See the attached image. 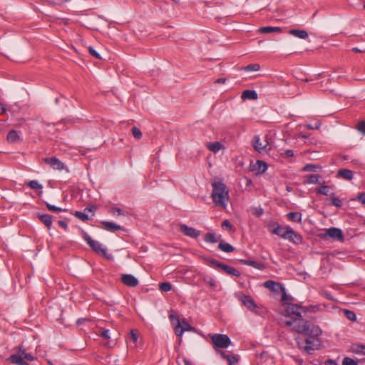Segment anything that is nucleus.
<instances>
[{"label":"nucleus","mask_w":365,"mask_h":365,"mask_svg":"<svg viewBox=\"0 0 365 365\" xmlns=\"http://www.w3.org/2000/svg\"><path fill=\"white\" fill-rule=\"evenodd\" d=\"M317 307H302L301 305L289 303L284 310V316L287 319L283 321L286 327H291L292 331L304 335L306 337H297L295 339L299 349H303L309 354H313L315 350L319 349V336L322 330L317 325L305 319V314L309 310L315 312Z\"/></svg>","instance_id":"f257e3e1"},{"label":"nucleus","mask_w":365,"mask_h":365,"mask_svg":"<svg viewBox=\"0 0 365 365\" xmlns=\"http://www.w3.org/2000/svg\"><path fill=\"white\" fill-rule=\"evenodd\" d=\"M212 192L211 197L217 206L225 208L229 200V191L226 185L222 182H215L212 184Z\"/></svg>","instance_id":"f03ea898"},{"label":"nucleus","mask_w":365,"mask_h":365,"mask_svg":"<svg viewBox=\"0 0 365 365\" xmlns=\"http://www.w3.org/2000/svg\"><path fill=\"white\" fill-rule=\"evenodd\" d=\"M169 318L173 327L175 334L177 336L181 337L185 331H195V328L192 327L186 319L183 318L180 320L173 313L170 314Z\"/></svg>","instance_id":"7ed1b4c3"},{"label":"nucleus","mask_w":365,"mask_h":365,"mask_svg":"<svg viewBox=\"0 0 365 365\" xmlns=\"http://www.w3.org/2000/svg\"><path fill=\"white\" fill-rule=\"evenodd\" d=\"M34 359L35 357L32 354L26 353V350L22 349L21 346L19 347L17 353L11 355L8 358V361L16 365H29L26 361H31Z\"/></svg>","instance_id":"20e7f679"},{"label":"nucleus","mask_w":365,"mask_h":365,"mask_svg":"<svg viewBox=\"0 0 365 365\" xmlns=\"http://www.w3.org/2000/svg\"><path fill=\"white\" fill-rule=\"evenodd\" d=\"M207 263L209 266H211L216 269H221L223 272L227 273V274L235 276V277H240V272L236 269L235 268L232 267H230L228 265H226L217 259L209 258L207 259Z\"/></svg>","instance_id":"39448f33"},{"label":"nucleus","mask_w":365,"mask_h":365,"mask_svg":"<svg viewBox=\"0 0 365 365\" xmlns=\"http://www.w3.org/2000/svg\"><path fill=\"white\" fill-rule=\"evenodd\" d=\"M214 349L217 348L226 349L231 344V340L227 335L215 334L211 336Z\"/></svg>","instance_id":"423d86ee"},{"label":"nucleus","mask_w":365,"mask_h":365,"mask_svg":"<svg viewBox=\"0 0 365 365\" xmlns=\"http://www.w3.org/2000/svg\"><path fill=\"white\" fill-rule=\"evenodd\" d=\"M240 301L244 306H245L249 310L255 312L257 314L262 315L263 312L261 310V307L256 304L253 298L249 295L242 294L240 297Z\"/></svg>","instance_id":"0eeeda50"},{"label":"nucleus","mask_w":365,"mask_h":365,"mask_svg":"<svg viewBox=\"0 0 365 365\" xmlns=\"http://www.w3.org/2000/svg\"><path fill=\"white\" fill-rule=\"evenodd\" d=\"M83 239L86 241L88 245L91 247V249L96 252L97 254H101L103 256H106V249L103 248L101 247V244L98 242L93 240L91 237H90L87 233L83 232Z\"/></svg>","instance_id":"6e6552de"},{"label":"nucleus","mask_w":365,"mask_h":365,"mask_svg":"<svg viewBox=\"0 0 365 365\" xmlns=\"http://www.w3.org/2000/svg\"><path fill=\"white\" fill-rule=\"evenodd\" d=\"M320 237L322 238H327V237L332 238V239L336 240L339 242H343L344 239L342 231L340 229L336 228V227H331L329 229H326L324 230V233H322L320 235Z\"/></svg>","instance_id":"1a4fd4ad"},{"label":"nucleus","mask_w":365,"mask_h":365,"mask_svg":"<svg viewBox=\"0 0 365 365\" xmlns=\"http://www.w3.org/2000/svg\"><path fill=\"white\" fill-rule=\"evenodd\" d=\"M43 160L45 163L48 165L51 168H52L54 170H66L67 173L69 172L68 169L66 167L64 163L56 157L46 158Z\"/></svg>","instance_id":"9d476101"},{"label":"nucleus","mask_w":365,"mask_h":365,"mask_svg":"<svg viewBox=\"0 0 365 365\" xmlns=\"http://www.w3.org/2000/svg\"><path fill=\"white\" fill-rule=\"evenodd\" d=\"M272 227H273V229L271 230V232L272 234L277 235L284 239L286 238V237L291 228L289 226L282 227L277 222L273 223Z\"/></svg>","instance_id":"9b49d317"},{"label":"nucleus","mask_w":365,"mask_h":365,"mask_svg":"<svg viewBox=\"0 0 365 365\" xmlns=\"http://www.w3.org/2000/svg\"><path fill=\"white\" fill-rule=\"evenodd\" d=\"M252 144L254 149L260 153L265 151L269 145L267 140L262 142L259 135L254 136Z\"/></svg>","instance_id":"f8f14e48"},{"label":"nucleus","mask_w":365,"mask_h":365,"mask_svg":"<svg viewBox=\"0 0 365 365\" xmlns=\"http://www.w3.org/2000/svg\"><path fill=\"white\" fill-rule=\"evenodd\" d=\"M180 230L186 236L192 238H197L200 235V231L193 227H189L185 224L180 225Z\"/></svg>","instance_id":"ddd939ff"},{"label":"nucleus","mask_w":365,"mask_h":365,"mask_svg":"<svg viewBox=\"0 0 365 365\" xmlns=\"http://www.w3.org/2000/svg\"><path fill=\"white\" fill-rule=\"evenodd\" d=\"M121 282L126 286L130 287H135L138 285V279L132 274H123L121 276Z\"/></svg>","instance_id":"4468645a"},{"label":"nucleus","mask_w":365,"mask_h":365,"mask_svg":"<svg viewBox=\"0 0 365 365\" xmlns=\"http://www.w3.org/2000/svg\"><path fill=\"white\" fill-rule=\"evenodd\" d=\"M285 240H287L296 245L301 244L303 241L302 236L300 234L296 232L292 228H290Z\"/></svg>","instance_id":"2eb2a0df"},{"label":"nucleus","mask_w":365,"mask_h":365,"mask_svg":"<svg viewBox=\"0 0 365 365\" xmlns=\"http://www.w3.org/2000/svg\"><path fill=\"white\" fill-rule=\"evenodd\" d=\"M101 224L103 225V229L111 232H115L118 230H123L120 225H117L116 223L113 222L102 221Z\"/></svg>","instance_id":"dca6fc26"},{"label":"nucleus","mask_w":365,"mask_h":365,"mask_svg":"<svg viewBox=\"0 0 365 365\" xmlns=\"http://www.w3.org/2000/svg\"><path fill=\"white\" fill-rule=\"evenodd\" d=\"M264 287L272 292H278L279 290H281V287H283L284 286L279 282L272 280H267L264 283Z\"/></svg>","instance_id":"f3484780"},{"label":"nucleus","mask_w":365,"mask_h":365,"mask_svg":"<svg viewBox=\"0 0 365 365\" xmlns=\"http://www.w3.org/2000/svg\"><path fill=\"white\" fill-rule=\"evenodd\" d=\"M39 220L44 224V225L50 230L52 225L53 217L50 215L47 214H38Z\"/></svg>","instance_id":"a211bd4d"},{"label":"nucleus","mask_w":365,"mask_h":365,"mask_svg":"<svg viewBox=\"0 0 365 365\" xmlns=\"http://www.w3.org/2000/svg\"><path fill=\"white\" fill-rule=\"evenodd\" d=\"M337 177L346 180H351L354 177V173L349 169H340L337 172Z\"/></svg>","instance_id":"6ab92c4d"},{"label":"nucleus","mask_w":365,"mask_h":365,"mask_svg":"<svg viewBox=\"0 0 365 365\" xmlns=\"http://www.w3.org/2000/svg\"><path fill=\"white\" fill-rule=\"evenodd\" d=\"M241 98L243 100H257L258 96L257 92L254 90H245L242 92Z\"/></svg>","instance_id":"aec40b11"},{"label":"nucleus","mask_w":365,"mask_h":365,"mask_svg":"<svg viewBox=\"0 0 365 365\" xmlns=\"http://www.w3.org/2000/svg\"><path fill=\"white\" fill-rule=\"evenodd\" d=\"M288 33L290 35H292L295 37H297V38H299L302 39H305V38H308V33L305 30L290 29L288 31Z\"/></svg>","instance_id":"412c9836"},{"label":"nucleus","mask_w":365,"mask_h":365,"mask_svg":"<svg viewBox=\"0 0 365 365\" xmlns=\"http://www.w3.org/2000/svg\"><path fill=\"white\" fill-rule=\"evenodd\" d=\"M259 32L262 34H269L272 32H282V29L281 27L277 26H264L259 29Z\"/></svg>","instance_id":"4be33fe9"},{"label":"nucleus","mask_w":365,"mask_h":365,"mask_svg":"<svg viewBox=\"0 0 365 365\" xmlns=\"http://www.w3.org/2000/svg\"><path fill=\"white\" fill-rule=\"evenodd\" d=\"M6 139L9 143H14L20 140V136L16 130H11L8 133Z\"/></svg>","instance_id":"5701e85b"},{"label":"nucleus","mask_w":365,"mask_h":365,"mask_svg":"<svg viewBox=\"0 0 365 365\" xmlns=\"http://www.w3.org/2000/svg\"><path fill=\"white\" fill-rule=\"evenodd\" d=\"M218 249L227 253L232 252L235 250V247L233 246L223 240L220 242Z\"/></svg>","instance_id":"b1692460"},{"label":"nucleus","mask_w":365,"mask_h":365,"mask_svg":"<svg viewBox=\"0 0 365 365\" xmlns=\"http://www.w3.org/2000/svg\"><path fill=\"white\" fill-rule=\"evenodd\" d=\"M207 148L209 150L217 153L222 148H224L223 145L220 142H214V143H208L207 144Z\"/></svg>","instance_id":"393cba45"},{"label":"nucleus","mask_w":365,"mask_h":365,"mask_svg":"<svg viewBox=\"0 0 365 365\" xmlns=\"http://www.w3.org/2000/svg\"><path fill=\"white\" fill-rule=\"evenodd\" d=\"M321 178L319 175H308L306 176L304 183L307 184H319V179Z\"/></svg>","instance_id":"a878e982"},{"label":"nucleus","mask_w":365,"mask_h":365,"mask_svg":"<svg viewBox=\"0 0 365 365\" xmlns=\"http://www.w3.org/2000/svg\"><path fill=\"white\" fill-rule=\"evenodd\" d=\"M287 216V218L292 222H302V214L300 212H289Z\"/></svg>","instance_id":"bb28decb"},{"label":"nucleus","mask_w":365,"mask_h":365,"mask_svg":"<svg viewBox=\"0 0 365 365\" xmlns=\"http://www.w3.org/2000/svg\"><path fill=\"white\" fill-rule=\"evenodd\" d=\"M260 69V65L258 63L249 64L245 67L241 68V70L250 72V71H257Z\"/></svg>","instance_id":"cd10ccee"},{"label":"nucleus","mask_w":365,"mask_h":365,"mask_svg":"<svg viewBox=\"0 0 365 365\" xmlns=\"http://www.w3.org/2000/svg\"><path fill=\"white\" fill-rule=\"evenodd\" d=\"M220 355L224 359H227V361H228L229 364H234V363H237L238 362V359H237V358L235 356L227 355V354H226L225 352H223L222 351H220Z\"/></svg>","instance_id":"c85d7f7f"},{"label":"nucleus","mask_w":365,"mask_h":365,"mask_svg":"<svg viewBox=\"0 0 365 365\" xmlns=\"http://www.w3.org/2000/svg\"><path fill=\"white\" fill-rule=\"evenodd\" d=\"M205 240L207 242H210V243H215V242H218L217 237H216L215 234L213 232L207 233L205 236Z\"/></svg>","instance_id":"c756f323"},{"label":"nucleus","mask_w":365,"mask_h":365,"mask_svg":"<svg viewBox=\"0 0 365 365\" xmlns=\"http://www.w3.org/2000/svg\"><path fill=\"white\" fill-rule=\"evenodd\" d=\"M343 312L347 319L351 322H355L356 320V314L353 311L349 309H343Z\"/></svg>","instance_id":"7c9ffc66"},{"label":"nucleus","mask_w":365,"mask_h":365,"mask_svg":"<svg viewBox=\"0 0 365 365\" xmlns=\"http://www.w3.org/2000/svg\"><path fill=\"white\" fill-rule=\"evenodd\" d=\"M26 185H28L31 189L33 190H40L42 189L43 186L41 185L37 180H31L27 182Z\"/></svg>","instance_id":"2f4dec72"},{"label":"nucleus","mask_w":365,"mask_h":365,"mask_svg":"<svg viewBox=\"0 0 365 365\" xmlns=\"http://www.w3.org/2000/svg\"><path fill=\"white\" fill-rule=\"evenodd\" d=\"M329 187L327 185H322L316 190L318 195H328Z\"/></svg>","instance_id":"473e14b6"},{"label":"nucleus","mask_w":365,"mask_h":365,"mask_svg":"<svg viewBox=\"0 0 365 365\" xmlns=\"http://www.w3.org/2000/svg\"><path fill=\"white\" fill-rule=\"evenodd\" d=\"M159 287L162 292H169L172 289V284L168 282H165L160 284Z\"/></svg>","instance_id":"72a5a7b5"},{"label":"nucleus","mask_w":365,"mask_h":365,"mask_svg":"<svg viewBox=\"0 0 365 365\" xmlns=\"http://www.w3.org/2000/svg\"><path fill=\"white\" fill-rule=\"evenodd\" d=\"M74 216L82 221H86L89 220L88 215H86L85 212H82L80 211H76L74 213Z\"/></svg>","instance_id":"f704fd0d"},{"label":"nucleus","mask_w":365,"mask_h":365,"mask_svg":"<svg viewBox=\"0 0 365 365\" xmlns=\"http://www.w3.org/2000/svg\"><path fill=\"white\" fill-rule=\"evenodd\" d=\"M319 166L314 164H307L303 168L302 170L304 172H316Z\"/></svg>","instance_id":"c9c22d12"},{"label":"nucleus","mask_w":365,"mask_h":365,"mask_svg":"<svg viewBox=\"0 0 365 365\" xmlns=\"http://www.w3.org/2000/svg\"><path fill=\"white\" fill-rule=\"evenodd\" d=\"M109 212L113 215H117L118 216L120 215H125V212L124 210H123L122 209H120V208H118V207H113L110 209L109 210Z\"/></svg>","instance_id":"e433bc0d"},{"label":"nucleus","mask_w":365,"mask_h":365,"mask_svg":"<svg viewBox=\"0 0 365 365\" xmlns=\"http://www.w3.org/2000/svg\"><path fill=\"white\" fill-rule=\"evenodd\" d=\"M46 207L49 211L51 212H61V211H67L66 209H62L61 207H56L55 205H52L49 204L48 202H45Z\"/></svg>","instance_id":"4c0bfd02"},{"label":"nucleus","mask_w":365,"mask_h":365,"mask_svg":"<svg viewBox=\"0 0 365 365\" xmlns=\"http://www.w3.org/2000/svg\"><path fill=\"white\" fill-rule=\"evenodd\" d=\"M138 338V334L135 333V331L134 330H131L128 334V339L133 341L134 346H136Z\"/></svg>","instance_id":"58836bf2"},{"label":"nucleus","mask_w":365,"mask_h":365,"mask_svg":"<svg viewBox=\"0 0 365 365\" xmlns=\"http://www.w3.org/2000/svg\"><path fill=\"white\" fill-rule=\"evenodd\" d=\"M244 263L247 265L252 266L255 268L261 269L262 267V265L255 261L252 260H245L243 261Z\"/></svg>","instance_id":"ea45409f"},{"label":"nucleus","mask_w":365,"mask_h":365,"mask_svg":"<svg viewBox=\"0 0 365 365\" xmlns=\"http://www.w3.org/2000/svg\"><path fill=\"white\" fill-rule=\"evenodd\" d=\"M341 365H358V364L354 359L350 357H345L342 361Z\"/></svg>","instance_id":"a19ab883"},{"label":"nucleus","mask_w":365,"mask_h":365,"mask_svg":"<svg viewBox=\"0 0 365 365\" xmlns=\"http://www.w3.org/2000/svg\"><path fill=\"white\" fill-rule=\"evenodd\" d=\"M282 293V299L281 300L282 302H286V301H288V300H292L293 298L290 296H289L287 292H286V289L284 288V287H281V290H280Z\"/></svg>","instance_id":"79ce46f5"},{"label":"nucleus","mask_w":365,"mask_h":365,"mask_svg":"<svg viewBox=\"0 0 365 365\" xmlns=\"http://www.w3.org/2000/svg\"><path fill=\"white\" fill-rule=\"evenodd\" d=\"M257 165H258L257 170H258L259 173H264L267 169V164L264 162H263V161L258 160L257 161Z\"/></svg>","instance_id":"37998d69"},{"label":"nucleus","mask_w":365,"mask_h":365,"mask_svg":"<svg viewBox=\"0 0 365 365\" xmlns=\"http://www.w3.org/2000/svg\"><path fill=\"white\" fill-rule=\"evenodd\" d=\"M132 134L137 139H140L142 137V133L137 127L132 128Z\"/></svg>","instance_id":"c03bdc74"},{"label":"nucleus","mask_w":365,"mask_h":365,"mask_svg":"<svg viewBox=\"0 0 365 365\" xmlns=\"http://www.w3.org/2000/svg\"><path fill=\"white\" fill-rule=\"evenodd\" d=\"M331 205H334L336 207H341L342 206V202L339 198L336 197H332Z\"/></svg>","instance_id":"a18cd8bd"},{"label":"nucleus","mask_w":365,"mask_h":365,"mask_svg":"<svg viewBox=\"0 0 365 365\" xmlns=\"http://www.w3.org/2000/svg\"><path fill=\"white\" fill-rule=\"evenodd\" d=\"M89 53L98 59H101L100 54L91 46L88 47Z\"/></svg>","instance_id":"49530a36"},{"label":"nucleus","mask_w":365,"mask_h":365,"mask_svg":"<svg viewBox=\"0 0 365 365\" xmlns=\"http://www.w3.org/2000/svg\"><path fill=\"white\" fill-rule=\"evenodd\" d=\"M253 210V215L256 217H259L264 213V210L262 207H255Z\"/></svg>","instance_id":"de8ad7c7"},{"label":"nucleus","mask_w":365,"mask_h":365,"mask_svg":"<svg viewBox=\"0 0 365 365\" xmlns=\"http://www.w3.org/2000/svg\"><path fill=\"white\" fill-rule=\"evenodd\" d=\"M357 129L359 132L365 135V121H361L357 125Z\"/></svg>","instance_id":"09e8293b"},{"label":"nucleus","mask_w":365,"mask_h":365,"mask_svg":"<svg viewBox=\"0 0 365 365\" xmlns=\"http://www.w3.org/2000/svg\"><path fill=\"white\" fill-rule=\"evenodd\" d=\"M100 335L104 338V339H110V331L108 329H103L101 333L100 334Z\"/></svg>","instance_id":"8fccbe9b"},{"label":"nucleus","mask_w":365,"mask_h":365,"mask_svg":"<svg viewBox=\"0 0 365 365\" xmlns=\"http://www.w3.org/2000/svg\"><path fill=\"white\" fill-rule=\"evenodd\" d=\"M222 228H225V229H228V230H231L232 227V224L230 222L229 220H225L222 222Z\"/></svg>","instance_id":"3c124183"},{"label":"nucleus","mask_w":365,"mask_h":365,"mask_svg":"<svg viewBox=\"0 0 365 365\" xmlns=\"http://www.w3.org/2000/svg\"><path fill=\"white\" fill-rule=\"evenodd\" d=\"M356 352L358 354L365 355V345H364V344L358 345L356 347Z\"/></svg>","instance_id":"603ef678"},{"label":"nucleus","mask_w":365,"mask_h":365,"mask_svg":"<svg viewBox=\"0 0 365 365\" xmlns=\"http://www.w3.org/2000/svg\"><path fill=\"white\" fill-rule=\"evenodd\" d=\"M357 200L365 205V192H361L357 196Z\"/></svg>","instance_id":"864d4df0"},{"label":"nucleus","mask_w":365,"mask_h":365,"mask_svg":"<svg viewBox=\"0 0 365 365\" xmlns=\"http://www.w3.org/2000/svg\"><path fill=\"white\" fill-rule=\"evenodd\" d=\"M96 208L94 205H89L84 209V212H94L96 211Z\"/></svg>","instance_id":"5fc2aeb1"},{"label":"nucleus","mask_w":365,"mask_h":365,"mask_svg":"<svg viewBox=\"0 0 365 365\" xmlns=\"http://www.w3.org/2000/svg\"><path fill=\"white\" fill-rule=\"evenodd\" d=\"M324 365H337V363L335 360L327 359L324 361Z\"/></svg>","instance_id":"6e6d98bb"},{"label":"nucleus","mask_w":365,"mask_h":365,"mask_svg":"<svg viewBox=\"0 0 365 365\" xmlns=\"http://www.w3.org/2000/svg\"><path fill=\"white\" fill-rule=\"evenodd\" d=\"M284 155L287 158H291L294 156V152L292 150H286L284 152Z\"/></svg>","instance_id":"4d7b16f0"},{"label":"nucleus","mask_w":365,"mask_h":365,"mask_svg":"<svg viewBox=\"0 0 365 365\" xmlns=\"http://www.w3.org/2000/svg\"><path fill=\"white\" fill-rule=\"evenodd\" d=\"M58 225H59L62 228H63L64 230H67V228H68V225H67V223H66L65 221H63V220H59V221L58 222Z\"/></svg>","instance_id":"13d9d810"},{"label":"nucleus","mask_w":365,"mask_h":365,"mask_svg":"<svg viewBox=\"0 0 365 365\" xmlns=\"http://www.w3.org/2000/svg\"><path fill=\"white\" fill-rule=\"evenodd\" d=\"M225 82H226V78H217L215 81V83H225Z\"/></svg>","instance_id":"bf43d9fd"},{"label":"nucleus","mask_w":365,"mask_h":365,"mask_svg":"<svg viewBox=\"0 0 365 365\" xmlns=\"http://www.w3.org/2000/svg\"><path fill=\"white\" fill-rule=\"evenodd\" d=\"M323 294H324V296L327 299H329V300H333V299H334V298L332 297V296H331L329 293H328V292H324Z\"/></svg>","instance_id":"052dcab7"},{"label":"nucleus","mask_w":365,"mask_h":365,"mask_svg":"<svg viewBox=\"0 0 365 365\" xmlns=\"http://www.w3.org/2000/svg\"><path fill=\"white\" fill-rule=\"evenodd\" d=\"M352 51H354L355 53H364L365 52V51L361 50L360 48H359L357 47H354L352 48Z\"/></svg>","instance_id":"680f3d73"},{"label":"nucleus","mask_w":365,"mask_h":365,"mask_svg":"<svg viewBox=\"0 0 365 365\" xmlns=\"http://www.w3.org/2000/svg\"><path fill=\"white\" fill-rule=\"evenodd\" d=\"M184 365H192L190 361L187 359H183Z\"/></svg>","instance_id":"e2e57ef3"},{"label":"nucleus","mask_w":365,"mask_h":365,"mask_svg":"<svg viewBox=\"0 0 365 365\" xmlns=\"http://www.w3.org/2000/svg\"><path fill=\"white\" fill-rule=\"evenodd\" d=\"M308 128L309 129H314V128H319V125H316L315 127H313L312 125H307Z\"/></svg>","instance_id":"0e129e2a"},{"label":"nucleus","mask_w":365,"mask_h":365,"mask_svg":"<svg viewBox=\"0 0 365 365\" xmlns=\"http://www.w3.org/2000/svg\"><path fill=\"white\" fill-rule=\"evenodd\" d=\"M210 284L211 286H214L215 285V282H210Z\"/></svg>","instance_id":"69168bd1"},{"label":"nucleus","mask_w":365,"mask_h":365,"mask_svg":"<svg viewBox=\"0 0 365 365\" xmlns=\"http://www.w3.org/2000/svg\"><path fill=\"white\" fill-rule=\"evenodd\" d=\"M58 102V98H56V103Z\"/></svg>","instance_id":"338daca9"},{"label":"nucleus","mask_w":365,"mask_h":365,"mask_svg":"<svg viewBox=\"0 0 365 365\" xmlns=\"http://www.w3.org/2000/svg\"><path fill=\"white\" fill-rule=\"evenodd\" d=\"M119 140H120V142H123V139H122V138H120V139H119Z\"/></svg>","instance_id":"774afa93"}]
</instances>
